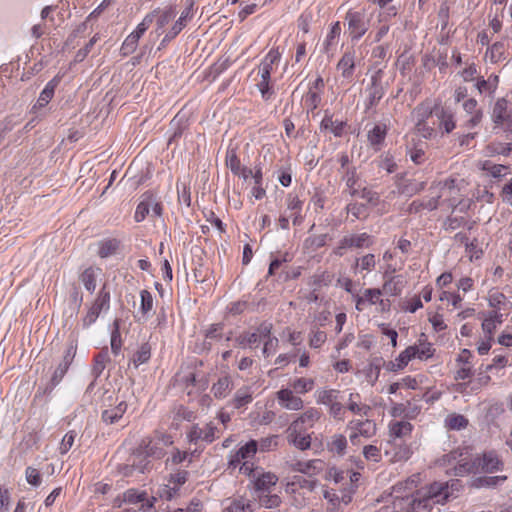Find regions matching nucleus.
<instances>
[{
  "label": "nucleus",
  "instance_id": "nucleus-1",
  "mask_svg": "<svg viewBox=\"0 0 512 512\" xmlns=\"http://www.w3.org/2000/svg\"><path fill=\"white\" fill-rule=\"evenodd\" d=\"M461 483L459 480H452L450 482H433L418 489L417 494L418 503L423 505V509L430 511L434 504H444L450 498L456 497L455 491H459Z\"/></svg>",
  "mask_w": 512,
  "mask_h": 512
},
{
  "label": "nucleus",
  "instance_id": "nucleus-2",
  "mask_svg": "<svg viewBox=\"0 0 512 512\" xmlns=\"http://www.w3.org/2000/svg\"><path fill=\"white\" fill-rule=\"evenodd\" d=\"M504 462L495 450L484 451L477 454L471 461L462 462L460 460L454 467V474L463 476L467 473L492 474L502 471Z\"/></svg>",
  "mask_w": 512,
  "mask_h": 512
},
{
  "label": "nucleus",
  "instance_id": "nucleus-3",
  "mask_svg": "<svg viewBox=\"0 0 512 512\" xmlns=\"http://www.w3.org/2000/svg\"><path fill=\"white\" fill-rule=\"evenodd\" d=\"M433 195L428 201H424L425 209L435 210L439 206V200L443 199V203H446L449 208H458L461 205V201H458L457 195L459 189L456 187V179L447 178L444 181L433 182L429 188Z\"/></svg>",
  "mask_w": 512,
  "mask_h": 512
},
{
  "label": "nucleus",
  "instance_id": "nucleus-4",
  "mask_svg": "<svg viewBox=\"0 0 512 512\" xmlns=\"http://www.w3.org/2000/svg\"><path fill=\"white\" fill-rule=\"evenodd\" d=\"M348 25L349 36L352 41L359 40L369 29V20L366 18L365 10L349 9L345 16Z\"/></svg>",
  "mask_w": 512,
  "mask_h": 512
},
{
  "label": "nucleus",
  "instance_id": "nucleus-5",
  "mask_svg": "<svg viewBox=\"0 0 512 512\" xmlns=\"http://www.w3.org/2000/svg\"><path fill=\"white\" fill-rule=\"evenodd\" d=\"M110 299V291L107 289V284L105 283L100 289L93 304L89 307L86 316L83 318L84 327H89L90 325L95 323L102 311L109 310Z\"/></svg>",
  "mask_w": 512,
  "mask_h": 512
},
{
  "label": "nucleus",
  "instance_id": "nucleus-6",
  "mask_svg": "<svg viewBox=\"0 0 512 512\" xmlns=\"http://www.w3.org/2000/svg\"><path fill=\"white\" fill-rule=\"evenodd\" d=\"M402 483L394 487V500L393 510L394 512H423V505L418 503L417 494L411 493L406 495L399 494L402 489Z\"/></svg>",
  "mask_w": 512,
  "mask_h": 512
},
{
  "label": "nucleus",
  "instance_id": "nucleus-7",
  "mask_svg": "<svg viewBox=\"0 0 512 512\" xmlns=\"http://www.w3.org/2000/svg\"><path fill=\"white\" fill-rule=\"evenodd\" d=\"M383 71L378 69L371 76V83L366 89L367 99L365 101V112L375 107L385 94V86L382 83Z\"/></svg>",
  "mask_w": 512,
  "mask_h": 512
},
{
  "label": "nucleus",
  "instance_id": "nucleus-8",
  "mask_svg": "<svg viewBox=\"0 0 512 512\" xmlns=\"http://www.w3.org/2000/svg\"><path fill=\"white\" fill-rule=\"evenodd\" d=\"M491 118L496 127L505 132H512V110L508 109V101L505 98H499L495 102Z\"/></svg>",
  "mask_w": 512,
  "mask_h": 512
},
{
  "label": "nucleus",
  "instance_id": "nucleus-9",
  "mask_svg": "<svg viewBox=\"0 0 512 512\" xmlns=\"http://www.w3.org/2000/svg\"><path fill=\"white\" fill-rule=\"evenodd\" d=\"M114 404L115 405L110 403L109 407L105 408L101 414L102 421L108 425L117 423L123 417L128 408V403L124 395L121 397L117 395L115 397Z\"/></svg>",
  "mask_w": 512,
  "mask_h": 512
},
{
  "label": "nucleus",
  "instance_id": "nucleus-10",
  "mask_svg": "<svg viewBox=\"0 0 512 512\" xmlns=\"http://www.w3.org/2000/svg\"><path fill=\"white\" fill-rule=\"evenodd\" d=\"M371 244V236L365 232L346 235L339 241V244L335 249V254L342 256L344 254V250L348 248L369 247Z\"/></svg>",
  "mask_w": 512,
  "mask_h": 512
},
{
  "label": "nucleus",
  "instance_id": "nucleus-11",
  "mask_svg": "<svg viewBox=\"0 0 512 512\" xmlns=\"http://www.w3.org/2000/svg\"><path fill=\"white\" fill-rule=\"evenodd\" d=\"M216 432L217 427L212 422L207 423L204 427L195 424L191 427L187 436L192 443H197L200 440L206 443H212L216 439Z\"/></svg>",
  "mask_w": 512,
  "mask_h": 512
},
{
  "label": "nucleus",
  "instance_id": "nucleus-12",
  "mask_svg": "<svg viewBox=\"0 0 512 512\" xmlns=\"http://www.w3.org/2000/svg\"><path fill=\"white\" fill-rule=\"evenodd\" d=\"M320 417L321 412L318 409L309 408L291 423L290 430L294 432H305L308 428H312Z\"/></svg>",
  "mask_w": 512,
  "mask_h": 512
},
{
  "label": "nucleus",
  "instance_id": "nucleus-13",
  "mask_svg": "<svg viewBox=\"0 0 512 512\" xmlns=\"http://www.w3.org/2000/svg\"><path fill=\"white\" fill-rule=\"evenodd\" d=\"M257 451L258 442L256 440H250L242 445L234 454L230 455L228 467L235 468L241 463V461H249L255 456Z\"/></svg>",
  "mask_w": 512,
  "mask_h": 512
},
{
  "label": "nucleus",
  "instance_id": "nucleus-14",
  "mask_svg": "<svg viewBox=\"0 0 512 512\" xmlns=\"http://www.w3.org/2000/svg\"><path fill=\"white\" fill-rule=\"evenodd\" d=\"M76 354V346L69 345L63 355L62 361L59 363L57 368L55 369L52 377H51V385L55 387L58 385L65 374L67 373L71 363L73 362V359Z\"/></svg>",
  "mask_w": 512,
  "mask_h": 512
},
{
  "label": "nucleus",
  "instance_id": "nucleus-15",
  "mask_svg": "<svg viewBox=\"0 0 512 512\" xmlns=\"http://www.w3.org/2000/svg\"><path fill=\"white\" fill-rule=\"evenodd\" d=\"M278 482V476L272 472H264L260 469L253 480L254 490L256 493H270L271 488Z\"/></svg>",
  "mask_w": 512,
  "mask_h": 512
},
{
  "label": "nucleus",
  "instance_id": "nucleus-16",
  "mask_svg": "<svg viewBox=\"0 0 512 512\" xmlns=\"http://www.w3.org/2000/svg\"><path fill=\"white\" fill-rule=\"evenodd\" d=\"M344 79L351 81L355 73V51L347 50L336 65Z\"/></svg>",
  "mask_w": 512,
  "mask_h": 512
},
{
  "label": "nucleus",
  "instance_id": "nucleus-17",
  "mask_svg": "<svg viewBox=\"0 0 512 512\" xmlns=\"http://www.w3.org/2000/svg\"><path fill=\"white\" fill-rule=\"evenodd\" d=\"M277 399L279 404L288 410H300L303 408V400L294 395V391L288 388H283L277 392Z\"/></svg>",
  "mask_w": 512,
  "mask_h": 512
},
{
  "label": "nucleus",
  "instance_id": "nucleus-18",
  "mask_svg": "<svg viewBox=\"0 0 512 512\" xmlns=\"http://www.w3.org/2000/svg\"><path fill=\"white\" fill-rule=\"evenodd\" d=\"M136 455L138 457H142L141 462L146 464V462H148L147 457L160 459L165 455V451L162 447L158 446L157 443H154L151 439H148L142 441L138 454Z\"/></svg>",
  "mask_w": 512,
  "mask_h": 512
},
{
  "label": "nucleus",
  "instance_id": "nucleus-19",
  "mask_svg": "<svg viewBox=\"0 0 512 512\" xmlns=\"http://www.w3.org/2000/svg\"><path fill=\"white\" fill-rule=\"evenodd\" d=\"M222 512H254L255 503L244 496L228 498Z\"/></svg>",
  "mask_w": 512,
  "mask_h": 512
},
{
  "label": "nucleus",
  "instance_id": "nucleus-20",
  "mask_svg": "<svg viewBox=\"0 0 512 512\" xmlns=\"http://www.w3.org/2000/svg\"><path fill=\"white\" fill-rule=\"evenodd\" d=\"M387 125L383 123H379L373 126L367 133V140L370 146L375 150H380L382 144L385 141L387 135Z\"/></svg>",
  "mask_w": 512,
  "mask_h": 512
},
{
  "label": "nucleus",
  "instance_id": "nucleus-21",
  "mask_svg": "<svg viewBox=\"0 0 512 512\" xmlns=\"http://www.w3.org/2000/svg\"><path fill=\"white\" fill-rule=\"evenodd\" d=\"M457 208H452V213L443 222V228L446 231H454L460 227H467L471 230L474 227L475 221H469L464 216L456 215Z\"/></svg>",
  "mask_w": 512,
  "mask_h": 512
},
{
  "label": "nucleus",
  "instance_id": "nucleus-22",
  "mask_svg": "<svg viewBox=\"0 0 512 512\" xmlns=\"http://www.w3.org/2000/svg\"><path fill=\"white\" fill-rule=\"evenodd\" d=\"M435 115L439 120V128L445 133H451L456 127L454 113L447 107H440L435 110Z\"/></svg>",
  "mask_w": 512,
  "mask_h": 512
},
{
  "label": "nucleus",
  "instance_id": "nucleus-23",
  "mask_svg": "<svg viewBox=\"0 0 512 512\" xmlns=\"http://www.w3.org/2000/svg\"><path fill=\"white\" fill-rule=\"evenodd\" d=\"M59 82L60 78L56 76L46 84L45 88L42 90L37 99V103L33 106V110L44 107L51 101Z\"/></svg>",
  "mask_w": 512,
  "mask_h": 512
},
{
  "label": "nucleus",
  "instance_id": "nucleus-24",
  "mask_svg": "<svg viewBox=\"0 0 512 512\" xmlns=\"http://www.w3.org/2000/svg\"><path fill=\"white\" fill-rule=\"evenodd\" d=\"M507 480V476H480L472 480L471 486L474 488H495L502 485Z\"/></svg>",
  "mask_w": 512,
  "mask_h": 512
},
{
  "label": "nucleus",
  "instance_id": "nucleus-25",
  "mask_svg": "<svg viewBox=\"0 0 512 512\" xmlns=\"http://www.w3.org/2000/svg\"><path fill=\"white\" fill-rule=\"evenodd\" d=\"M120 240L116 238H106L98 242L97 255L104 259L117 253L120 247Z\"/></svg>",
  "mask_w": 512,
  "mask_h": 512
},
{
  "label": "nucleus",
  "instance_id": "nucleus-26",
  "mask_svg": "<svg viewBox=\"0 0 512 512\" xmlns=\"http://www.w3.org/2000/svg\"><path fill=\"white\" fill-rule=\"evenodd\" d=\"M333 281V275L328 271L317 272L312 275L307 284L312 288L314 292L320 290L322 287L329 286Z\"/></svg>",
  "mask_w": 512,
  "mask_h": 512
},
{
  "label": "nucleus",
  "instance_id": "nucleus-27",
  "mask_svg": "<svg viewBox=\"0 0 512 512\" xmlns=\"http://www.w3.org/2000/svg\"><path fill=\"white\" fill-rule=\"evenodd\" d=\"M425 182H418L416 180H406L397 185L398 193L406 197H412L425 189Z\"/></svg>",
  "mask_w": 512,
  "mask_h": 512
},
{
  "label": "nucleus",
  "instance_id": "nucleus-28",
  "mask_svg": "<svg viewBox=\"0 0 512 512\" xmlns=\"http://www.w3.org/2000/svg\"><path fill=\"white\" fill-rule=\"evenodd\" d=\"M385 361L382 357H374L367 367L364 368L363 372L366 379L373 385L379 378L380 371Z\"/></svg>",
  "mask_w": 512,
  "mask_h": 512
},
{
  "label": "nucleus",
  "instance_id": "nucleus-29",
  "mask_svg": "<svg viewBox=\"0 0 512 512\" xmlns=\"http://www.w3.org/2000/svg\"><path fill=\"white\" fill-rule=\"evenodd\" d=\"M346 125L347 123L344 121H334L332 115L326 113L323 120L321 121L320 128L324 130H330L334 136L341 137Z\"/></svg>",
  "mask_w": 512,
  "mask_h": 512
},
{
  "label": "nucleus",
  "instance_id": "nucleus-30",
  "mask_svg": "<svg viewBox=\"0 0 512 512\" xmlns=\"http://www.w3.org/2000/svg\"><path fill=\"white\" fill-rule=\"evenodd\" d=\"M405 285V281L401 275L390 277L383 284L382 293H386L390 296H398L401 294Z\"/></svg>",
  "mask_w": 512,
  "mask_h": 512
},
{
  "label": "nucleus",
  "instance_id": "nucleus-31",
  "mask_svg": "<svg viewBox=\"0 0 512 512\" xmlns=\"http://www.w3.org/2000/svg\"><path fill=\"white\" fill-rule=\"evenodd\" d=\"M232 389V381L229 376H223L218 379L216 383L213 384L211 391L215 398L221 399L225 398Z\"/></svg>",
  "mask_w": 512,
  "mask_h": 512
},
{
  "label": "nucleus",
  "instance_id": "nucleus-32",
  "mask_svg": "<svg viewBox=\"0 0 512 512\" xmlns=\"http://www.w3.org/2000/svg\"><path fill=\"white\" fill-rule=\"evenodd\" d=\"M349 426L352 429L357 430V433L360 436H364L366 438H370L376 433V424L372 420H357L351 421Z\"/></svg>",
  "mask_w": 512,
  "mask_h": 512
},
{
  "label": "nucleus",
  "instance_id": "nucleus-33",
  "mask_svg": "<svg viewBox=\"0 0 512 512\" xmlns=\"http://www.w3.org/2000/svg\"><path fill=\"white\" fill-rule=\"evenodd\" d=\"M305 432H294L288 428V440L300 450H306L311 446V437Z\"/></svg>",
  "mask_w": 512,
  "mask_h": 512
},
{
  "label": "nucleus",
  "instance_id": "nucleus-34",
  "mask_svg": "<svg viewBox=\"0 0 512 512\" xmlns=\"http://www.w3.org/2000/svg\"><path fill=\"white\" fill-rule=\"evenodd\" d=\"M189 476V472L186 470H178L175 473L170 474L169 482L174 486L168 491V499H171L174 494H177L180 486L186 483Z\"/></svg>",
  "mask_w": 512,
  "mask_h": 512
},
{
  "label": "nucleus",
  "instance_id": "nucleus-35",
  "mask_svg": "<svg viewBox=\"0 0 512 512\" xmlns=\"http://www.w3.org/2000/svg\"><path fill=\"white\" fill-rule=\"evenodd\" d=\"M327 447L330 452L342 456L345 454L347 448V439L342 434H335L327 443Z\"/></svg>",
  "mask_w": 512,
  "mask_h": 512
},
{
  "label": "nucleus",
  "instance_id": "nucleus-36",
  "mask_svg": "<svg viewBox=\"0 0 512 512\" xmlns=\"http://www.w3.org/2000/svg\"><path fill=\"white\" fill-rule=\"evenodd\" d=\"M390 435L395 438H404L411 434L413 426L407 421H397L390 424Z\"/></svg>",
  "mask_w": 512,
  "mask_h": 512
},
{
  "label": "nucleus",
  "instance_id": "nucleus-37",
  "mask_svg": "<svg viewBox=\"0 0 512 512\" xmlns=\"http://www.w3.org/2000/svg\"><path fill=\"white\" fill-rule=\"evenodd\" d=\"M468 423L469 421L465 416L457 413H451L445 418V426L449 430L465 429L468 426Z\"/></svg>",
  "mask_w": 512,
  "mask_h": 512
},
{
  "label": "nucleus",
  "instance_id": "nucleus-38",
  "mask_svg": "<svg viewBox=\"0 0 512 512\" xmlns=\"http://www.w3.org/2000/svg\"><path fill=\"white\" fill-rule=\"evenodd\" d=\"M489 306L497 309L509 310L512 307V303L502 292H491L488 297Z\"/></svg>",
  "mask_w": 512,
  "mask_h": 512
},
{
  "label": "nucleus",
  "instance_id": "nucleus-39",
  "mask_svg": "<svg viewBox=\"0 0 512 512\" xmlns=\"http://www.w3.org/2000/svg\"><path fill=\"white\" fill-rule=\"evenodd\" d=\"M110 358H109V354H108V349L105 348L103 350H101L94 358V365L92 367V374L94 376V378H98L103 370L105 369L106 367V364L109 362Z\"/></svg>",
  "mask_w": 512,
  "mask_h": 512
},
{
  "label": "nucleus",
  "instance_id": "nucleus-40",
  "mask_svg": "<svg viewBox=\"0 0 512 512\" xmlns=\"http://www.w3.org/2000/svg\"><path fill=\"white\" fill-rule=\"evenodd\" d=\"M252 401V393L249 387L238 389L232 399V405L236 409H240Z\"/></svg>",
  "mask_w": 512,
  "mask_h": 512
},
{
  "label": "nucleus",
  "instance_id": "nucleus-41",
  "mask_svg": "<svg viewBox=\"0 0 512 512\" xmlns=\"http://www.w3.org/2000/svg\"><path fill=\"white\" fill-rule=\"evenodd\" d=\"M414 350L415 358L420 360H427L434 355L435 349L432 344L426 341H419V345L409 346Z\"/></svg>",
  "mask_w": 512,
  "mask_h": 512
},
{
  "label": "nucleus",
  "instance_id": "nucleus-42",
  "mask_svg": "<svg viewBox=\"0 0 512 512\" xmlns=\"http://www.w3.org/2000/svg\"><path fill=\"white\" fill-rule=\"evenodd\" d=\"M176 16V11L173 7L164 10L157 18L156 21V34L160 36L163 33V28L169 24Z\"/></svg>",
  "mask_w": 512,
  "mask_h": 512
},
{
  "label": "nucleus",
  "instance_id": "nucleus-43",
  "mask_svg": "<svg viewBox=\"0 0 512 512\" xmlns=\"http://www.w3.org/2000/svg\"><path fill=\"white\" fill-rule=\"evenodd\" d=\"M436 109L438 108H433L430 102L425 101L416 106L413 114L415 115L417 122H425L433 113H435Z\"/></svg>",
  "mask_w": 512,
  "mask_h": 512
},
{
  "label": "nucleus",
  "instance_id": "nucleus-44",
  "mask_svg": "<svg viewBox=\"0 0 512 512\" xmlns=\"http://www.w3.org/2000/svg\"><path fill=\"white\" fill-rule=\"evenodd\" d=\"M507 45L505 41L495 42L489 49L490 60L493 63H498L506 59Z\"/></svg>",
  "mask_w": 512,
  "mask_h": 512
},
{
  "label": "nucleus",
  "instance_id": "nucleus-45",
  "mask_svg": "<svg viewBox=\"0 0 512 512\" xmlns=\"http://www.w3.org/2000/svg\"><path fill=\"white\" fill-rule=\"evenodd\" d=\"M342 179L345 181L346 186L349 189V193L351 196H356L358 194V190L356 188V184L358 182L357 171L355 167H348L342 176Z\"/></svg>",
  "mask_w": 512,
  "mask_h": 512
},
{
  "label": "nucleus",
  "instance_id": "nucleus-46",
  "mask_svg": "<svg viewBox=\"0 0 512 512\" xmlns=\"http://www.w3.org/2000/svg\"><path fill=\"white\" fill-rule=\"evenodd\" d=\"M151 358V346L149 343H143L134 353L132 362L137 368L139 365L147 363Z\"/></svg>",
  "mask_w": 512,
  "mask_h": 512
},
{
  "label": "nucleus",
  "instance_id": "nucleus-47",
  "mask_svg": "<svg viewBox=\"0 0 512 512\" xmlns=\"http://www.w3.org/2000/svg\"><path fill=\"white\" fill-rule=\"evenodd\" d=\"M314 384L315 382L312 378H297L291 383V390L299 394H305L313 389Z\"/></svg>",
  "mask_w": 512,
  "mask_h": 512
},
{
  "label": "nucleus",
  "instance_id": "nucleus-48",
  "mask_svg": "<svg viewBox=\"0 0 512 512\" xmlns=\"http://www.w3.org/2000/svg\"><path fill=\"white\" fill-rule=\"evenodd\" d=\"M122 340L120 333V323L119 320L116 319L113 322V330L111 333V351L114 355H118L121 351Z\"/></svg>",
  "mask_w": 512,
  "mask_h": 512
},
{
  "label": "nucleus",
  "instance_id": "nucleus-49",
  "mask_svg": "<svg viewBox=\"0 0 512 512\" xmlns=\"http://www.w3.org/2000/svg\"><path fill=\"white\" fill-rule=\"evenodd\" d=\"M96 277V272L92 267L85 269L80 275L84 287L91 293L96 289Z\"/></svg>",
  "mask_w": 512,
  "mask_h": 512
},
{
  "label": "nucleus",
  "instance_id": "nucleus-50",
  "mask_svg": "<svg viewBox=\"0 0 512 512\" xmlns=\"http://www.w3.org/2000/svg\"><path fill=\"white\" fill-rule=\"evenodd\" d=\"M262 171L261 168H256L255 172L253 174V180L255 186L252 188V195L255 197V199L260 200L266 195L265 189L262 187Z\"/></svg>",
  "mask_w": 512,
  "mask_h": 512
},
{
  "label": "nucleus",
  "instance_id": "nucleus-51",
  "mask_svg": "<svg viewBox=\"0 0 512 512\" xmlns=\"http://www.w3.org/2000/svg\"><path fill=\"white\" fill-rule=\"evenodd\" d=\"M259 506L272 509L276 508L281 503V498L276 494L261 493L258 494Z\"/></svg>",
  "mask_w": 512,
  "mask_h": 512
},
{
  "label": "nucleus",
  "instance_id": "nucleus-52",
  "mask_svg": "<svg viewBox=\"0 0 512 512\" xmlns=\"http://www.w3.org/2000/svg\"><path fill=\"white\" fill-rule=\"evenodd\" d=\"M235 342L240 347H257L259 345V339L253 332H244L235 338Z\"/></svg>",
  "mask_w": 512,
  "mask_h": 512
},
{
  "label": "nucleus",
  "instance_id": "nucleus-53",
  "mask_svg": "<svg viewBox=\"0 0 512 512\" xmlns=\"http://www.w3.org/2000/svg\"><path fill=\"white\" fill-rule=\"evenodd\" d=\"M147 499V493L145 491L139 492L136 489H128L123 493V502L136 504L143 502Z\"/></svg>",
  "mask_w": 512,
  "mask_h": 512
},
{
  "label": "nucleus",
  "instance_id": "nucleus-54",
  "mask_svg": "<svg viewBox=\"0 0 512 512\" xmlns=\"http://www.w3.org/2000/svg\"><path fill=\"white\" fill-rule=\"evenodd\" d=\"M327 340V334L324 331L311 329L309 334V346L311 348H320Z\"/></svg>",
  "mask_w": 512,
  "mask_h": 512
},
{
  "label": "nucleus",
  "instance_id": "nucleus-55",
  "mask_svg": "<svg viewBox=\"0 0 512 512\" xmlns=\"http://www.w3.org/2000/svg\"><path fill=\"white\" fill-rule=\"evenodd\" d=\"M226 164L233 174L240 175V170L242 166L240 159L238 158L236 151L234 149H230L227 151Z\"/></svg>",
  "mask_w": 512,
  "mask_h": 512
},
{
  "label": "nucleus",
  "instance_id": "nucleus-56",
  "mask_svg": "<svg viewBox=\"0 0 512 512\" xmlns=\"http://www.w3.org/2000/svg\"><path fill=\"white\" fill-rule=\"evenodd\" d=\"M304 102L309 111H314L321 103V94L319 92H314L312 87H310L304 97Z\"/></svg>",
  "mask_w": 512,
  "mask_h": 512
},
{
  "label": "nucleus",
  "instance_id": "nucleus-57",
  "mask_svg": "<svg viewBox=\"0 0 512 512\" xmlns=\"http://www.w3.org/2000/svg\"><path fill=\"white\" fill-rule=\"evenodd\" d=\"M194 2L193 0H187V7L185 10L181 13V16L179 19L173 24L174 30L182 31V29L186 26L187 19L191 18V11L193 8Z\"/></svg>",
  "mask_w": 512,
  "mask_h": 512
},
{
  "label": "nucleus",
  "instance_id": "nucleus-58",
  "mask_svg": "<svg viewBox=\"0 0 512 512\" xmlns=\"http://www.w3.org/2000/svg\"><path fill=\"white\" fill-rule=\"evenodd\" d=\"M338 390H321L318 392L317 402L324 405H331L338 400Z\"/></svg>",
  "mask_w": 512,
  "mask_h": 512
},
{
  "label": "nucleus",
  "instance_id": "nucleus-59",
  "mask_svg": "<svg viewBox=\"0 0 512 512\" xmlns=\"http://www.w3.org/2000/svg\"><path fill=\"white\" fill-rule=\"evenodd\" d=\"M154 21V13L147 14L144 19L141 21V23L138 24L136 29L131 32L130 34L132 36H135L138 40L142 37V35L148 30L150 25Z\"/></svg>",
  "mask_w": 512,
  "mask_h": 512
},
{
  "label": "nucleus",
  "instance_id": "nucleus-60",
  "mask_svg": "<svg viewBox=\"0 0 512 512\" xmlns=\"http://www.w3.org/2000/svg\"><path fill=\"white\" fill-rule=\"evenodd\" d=\"M154 21V13L147 14L144 19L141 21V23L138 24L136 29L131 32L130 34L132 36H135L138 40L142 37V35L148 30L150 25Z\"/></svg>",
  "mask_w": 512,
  "mask_h": 512
},
{
  "label": "nucleus",
  "instance_id": "nucleus-61",
  "mask_svg": "<svg viewBox=\"0 0 512 512\" xmlns=\"http://www.w3.org/2000/svg\"><path fill=\"white\" fill-rule=\"evenodd\" d=\"M154 21V13L147 14L144 19L141 21V23L138 24L136 29L131 32L130 34L132 36H135L138 40L142 37V35L148 30L150 25Z\"/></svg>",
  "mask_w": 512,
  "mask_h": 512
},
{
  "label": "nucleus",
  "instance_id": "nucleus-62",
  "mask_svg": "<svg viewBox=\"0 0 512 512\" xmlns=\"http://www.w3.org/2000/svg\"><path fill=\"white\" fill-rule=\"evenodd\" d=\"M348 213H350L355 219H363L367 217V206L362 203H349L346 207Z\"/></svg>",
  "mask_w": 512,
  "mask_h": 512
},
{
  "label": "nucleus",
  "instance_id": "nucleus-63",
  "mask_svg": "<svg viewBox=\"0 0 512 512\" xmlns=\"http://www.w3.org/2000/svg\"><path fill=\"white\" fill-rule=\"evenodd\" d=\"M139 40L135 38V36H132L129 34L124 42L122 43V46L120 48V52L123 56H128L134 53L137 49Z\"/></svg>",
  "mask_w": 512,
  "mask_h": 512
},
{
  "label": "nucleus",
  "instance_id": "nucleus-64",
  "mask_svg": "<svg viewBox=\"0 0 512 512\" xmlns=\"http://www.w3.org/2000/svg\"><path fill=\"white\" fill-rule=\"evenodd\" d=\"M363 456L367 461L380 462L382 459L381 450L375 445H366L363 447Z\"/></svg>",
  "mask_w": 512,
  "mask_h": 512
}]
</instances>
